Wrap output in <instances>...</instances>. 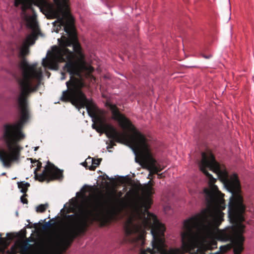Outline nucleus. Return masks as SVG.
Here are the masks:
<instances>
[{
	"mask_svg": "<svg viewBox=\"0 0 254 254\" xmlns=\"http://www.w3.org/2000/svg\"><path fill=\"white\" fill-rule=\"evenodd\" d=\"M42 12L48 19H57L55 22L59 23L56 30L57 33L63 26L68 36H63L61 40H58L59 46L52 47L48 58L43 59L42 65L52 70H58L59 63L66 62L63 70L69 73L70 76L66 82L67 89L63 91L60 100L64 102H70L80 113V110L85 107L89 116L93 118L98 114L92 100L88 99L82 91L84 83L81 79V71H85L89 75L94 71V68L84 61V56L74 32L73 17L70 11Z\"/></svg>",
	"mask_w": 254,
	"mask_h": 254,
	"instance_id": "nucleus-1",
	"label": "nucleus"
},
{
	"mask_svg": "<svg viewBox=\"0 0 254 254\" xmlns=\"http://www.w3.org/2000/svg\"><path fill=\"white\" fill-rule=\"evenodd\" d=\"M226 189L231 193L228 204V216L231 222L235 225L219 231L217 239L231 242L234 254H241L244 250L245 238L243 236L245 226L243 213L246 207L241 194V188L238 176H217Z\"/></svg>",
	"mask_w": 254,
	"mask_h": 254,
	"instance_id": "nucleus-2",
	"label": "nucleus"
},
{
	"mask_svg": "<svg viewBox=\"0 0 254 254\" xmlns=\"http://www.w3.org/2000/svg\"><path fill=\"white\" fill-rule=\"evenodd\" d=\"M37 90L36 88H20V93L17 98L21 112L20 120L17 124H6L3 126L2 140L6 149L0 150V161L5 167L10 168L12 163H17L20 160L23 147L19 142L25 137L22 129L29 118L28 98L31 93Z\"/></svg>",
	"mask_w": 254,
	"mask_h": 254,
	"instance_id": "nucleus-3",
	"label": "nucleus"
},
{
	"mask_svg": "<svg viewBox=\"0 0 254 254\" xmlns=\"http://www.w3.org/2000/svg\"><path fill=\"white\" fill-rule=\"evenodd\" d=\"M109 107L112 113V118L118 122L120 126L125 130L131 132L132 134L128 138V141L135 154V161L139 163L143 167L147 168L152 174H157L158 178L163 177V174H158L163 168L157 163L151 152L148 139L144 135L136 130L131 121L122 114L116 105L109 104Z\"/></svg>",
	"mask_w": 254,
	"mask_h": 254,
	"instance_id": "nucleus-4",
	"label": "nucleus"
},
{
	"mask_svg": "<svg viewBox=\"0 0 254 254\" xmlns=\"http://www.w3.org/2000/svg\"><path fill=\"white\" fill-rule=\"evenodd\" d=\"M122 195V192L120 191L117 195L116 192L114 191L108 195V199L104 203L96 202L92 204L90 209L80 207L78 213L66 215L67 233L65 242L70 245L74 239L84 234L88 227L89 219L93 221L103 218L105 212L108 208L114 207L119 201Z\"/></svg>",
	"mask_w": 254,
	"mask_h": 254,
	"instance_id": "nucleus-5",
	"label": "nucleus"
},
{
	"mask_svg": "<svg viewBox=\"0 0 254 254\" xmlns=\"http://www.w3.org/2000/svg\"><path fill=\"white\" fill-rule=\"evenodd\" d=\"M34 43V36H28L20 49L19 57L21 58L19 67L22 70V76L17 80L20 88L38 89L42 77L41 68H37V64H29L25 56L29 52L28 44Z\"/></svg>",
	"mask_w": 254,
	"mask_h": 254,
	"instance_id": "nucleus-6",
	"label": "nucleus"
},
{
	"mask_svg": "<svg viewBox=\"0 0 254 254\" xmlns=\"http://www.w3.org/2000/svg\"><path fill=\"white\" fill-rule=\"evenodd\" d=\"M92 121L94 122L93 128L98 132H105L109 138L114 139L119 143L127 140V134L118 131L112 125L107 124L104 116L98 114L92 118Z\"/></svg>",
	"mask_w": 254,
	"mask_h": 254,
	"instance_id": "nucleus-7",
	"label": "nucleus"
},
{
	"mask_svg": "<svg viewBox=\"0 0 254 254\" xmlns=\"http://www.w3.org/2000/svg\"><path fill=\"white\" fill-rule=\"evenodd\" d=\"M42 167V163L37 162V168L34 171L35 179L39 182H43L46 181L49 182L56 180H62L63 178V171L58 169L50 161L47 162V165L42 173L39 174L37 172L39 171Z\"/></svg>",
	"mask_w": 254,
	"mask_h": 254,
	"instance_id": "nucleus-8",
	"label": "nucleus"
},
{
	"mask_svg": "<svg viewBox=\"0 0 254 254\" xmlns=\"http://www.w3.org/2000/svg\"><path fill=\"white\" fill-rule=\"evenodd\" d=\"M20 4H22V14L27 22V27L32 29L34 33H38L40 32V29L36 20V15L33 14L32 16H28L26 13L27 9L34 11L32 2L27 0H14L15 7H18Z\"/></svg>",
	"mask_w": 254,
	"mask_h": 254,
	"instance_id": "nucleus-9",
	"label": "nucleus"
},
{
	"mask_svg": "<svg viewBox=\"0 0 254 254\" xmlns=\"http://www.w3.org/2000/svg\"><path fill=\"white\" fill-rule=\"evenodd\" d=\"M87 160H91L92 163V164L88 168V169L91 171H94L96 167L100 165L102 161L101 158L94 159L90 157L87 158Z\"/></svg>",
	"mask_w": 254,
	"mask_h": 254,
	"instance_id": "nucleus-10",
	"label": "nucleus"
},
{
	"mask_svg": "<svg viewBox=\"0 0 254 254\" xmlns=\"http://www.w3.org/2000/svg\"><path fill=\"white\" fill-rule=\"evenodd\" d=\"M18 187L20 189L21 192L23 194H26L28 187H30V184L28 183H24V182H18L17 183Z\"/></svg>",
	"mask_w": 254,
	"mask_h": 254,
	"instance_id": "nucleus-11",
	"label": "nucleus"
},
{
	"mask_svg": "<svg viewBox=\"0 0 254 254\" xmlns=\"http://www.w3.org/2000/svg\"><path fill=\"white\" fill-rule=\"evenodd\" d=\"M48 207V204H40L36 207V211L37 212L43 213L44 212Z\"/></svg>",
	"mask_w": 254,
	"mask_h": 254,
	"instance_id": "nucleus-12",
	"label": "nucleus"
},
{
	"mask_svg": "<svg viewBox=\"0 0 254 254\" xmlns=\"http://www.w3.org/2000/svg\"><path fill=\"white\" fill-rule=\"evenodd\" d=\"M55 219H52L50 221L45 223L44 225H43V229H47L50 228H51L53 226H55L57 224V223L56 222H54V223H51V221H55Z\"/></svg>",
	"mask_w": 254,
	"mask_h": 254,
	"instance_id": "nucleus-13",
	"label": "nucleus"
},
{
	"mask_svg": "<svg viewBox=\"0 0 254 254\" xmlns=\"http://www.w3.org/2000/svg\"><path fill=\"white\" fill-rule=\"evenodd\" d=\"M231 248V246L230 245H227L223 246H221L220 248V252L222 253H226L229 251Z\"/></svg>",
	"mask_w": 254,
	"mask_h": 254,
	"instance_id": "nucleus-14",
	"label": "nucleus"
},
{
	"mask_svg": "<svg viewBox=\"0 0 254 254\" xmlns=\"http://www.w3.org/2000/svg\"><path fill=\"white\" fill-rule=\"evenodd\" d=\"M153 188L151 186H147L145 189V192L148 196H150L152 194Z\"/></svg>",
	"mask_w": 254,
	"mask_h": 254,
	"instance_id": "nucleus-15",
	"label": "nucleus"
},
{
	"mask_svg": "<svg viewBox=\"0 0 254 254\" xmlns=\"http://www.w3.org/2000/svg\"><path fill=\"white\" fill-rule=\"evenodd\" d=\"M110 139H111V140L110 141V144H109V145L107 147L108 148H113L114 146H115L116 145L115 142L116 141V142H118L114 139H112V138H110Z\"/></svg>",
	"mask_w": 254,
	"mask_h": 254,
	"instance_id": "nucleus-16",
	"label": "nucleus"
},
{
	"mask_svg": "<svg viewBox=\"0 0 254 254\" xmlns=\"http://www.w3.org/2000/svg\"><path fill=\"white\" fill-rule=\"evenodd\" d=\"M1 254H15L14 250L12 251H5L4 249L1 250Z\"/></svg>",
	"mask_w": 254,
	"mask_h": 254,
	"instance_id": "nucleus-17",
	"label": "nucleus"
},
{
	"mask_svg": "<svg viewBox=\"0 0 254 254\" xmlns=\"http://www.w3.org/2000/svg\"><path fill=\"white\" fill-rule=\"evenodd\" d=\"M27 196V194H23L22 196H21L20 199L21 201L24 204H27L28 203V200L27 198H26V196Z\"/></svg>",
	"mask_w": 254,
	"mask_h": 254,
	"instance_id": "nucleus-18",
	"label": "nucleus"
},
{
	"mask_svg": "<svg viewBox=\"0 0 254 254\" xmlns=\"http://www.w3.org/2000/svg\"><path fill=\"white\" fill-rule=\"evenodd\" d=\"M30 246V244L26 243L23 247V249H24L25 251L29 249V246Z\"/></svg>",
	"mask_w": 254,
	"mask_h": 254,
	"instance_id": "nucleus-19",
	"label": "nucleus"
},
{
	"mask_svg": "<svg viewBox=\"0 0 254 254\" xmlns=\"http://www.w3.org/2000/svg\"><path fill=\"white\" fill-rule=\"evenodd\" d=\"M65 78V73L64 72H62L61 80H64Z\"/></svg>",
	"mask_w": 254,
	"mask_h": 254,
	"instance_id": "nucleus-20",
	"label": "nucleus"
},
{
	"mask_svg": "<svg viewBox=\"0 0 254 254\" xmlns=\"http://www.w3.org/2000/svg\"><path fill=\"white\" fill-rule=\"evenodd\" d=\"M88 160H87V159L86 160V161L83 163V165L84 166H85L87 169H88L89 166H88V165H87V162H87V161H88Z\"/></svg>",
	"mask_w": 254,
	"mask_h": 254,
	"instance_id": "nucleus-21",
	"label": "nucleus"
},
{
	"mask_svg": "<svg viewBox=\"0 0 254 254\" xmlns=\"http://www.w3.org/2000/svg\"><path fill=\"white\" fill-rule=\"evenodd\" d=\"M203 57H204L205 59H209L211 57V55H209L208 56L203 55Z\"/></svg>",
	"mask_w": 254,
	"mask_h": 254,
	"instance_id": "nucleus-22",
	"label": "nucleus"
},
{
	"mask_svg": "<svg viewBox=\"0 0 254 254\" xmlns=\"http://www.w3.org/2000/svg\"><path fill=\"white\" fill-rule=\"evenodd\" d=\"M31 160V163H34V162H37V161L36 160H35V161H34V160L32 159H30Z\"/></svg>",
	"mask_w": 254,
	"mask_h": 254,
	"instance_id": "nucleus-23",
	"label": "nucleus"
},
{
	"mask_svg": "<svg viewBox=\"0 0 254 254\" xmlns=\"http://www.w3.org/2000/svg\"><path fill=\"white\" fill-rule=\"evenodd\" d=\"M1 236H2L1 234L0 233V241L1 240H3V239L1 238Z\"/></svg>",
	"mask_w": 254,
	"mask_h": 254,
	"instance_id": "nucleus-24",
	"label": "nucleus"
},
{
	"mask_svg": "<svg viewBox=\"0 0 254 254\" xmlns=\"http://www.w3.org/2000/svg\"><path fill=\"white\" fill-rule=\"evenodd\" d=\"M27 227H28V228H32V226H30L29 225H28L27 226Z\"/></svg>",
	"mask_w": 254,
	"mask_h": 254,
	"instance_id": "nucleus-25",
	"label": "nucleus"
},
{
	"mask_svg": "<svg viewBox=\"0 0 254 254\" xmlns=\"http://www.w3.org/2000/svg\"><path fill=\"white\" fill-rule=\"evenodd\" d=\"M25 235H26V234H25V233L23 234V237H26V236H25Z\"/></svg>",
	"mask_w": 254,
	"mask_h": 254,
	"instance_id": "nucleus-26",
	"label": "nucleus"
},
{
	"mask_svg": "<svg viewBox=\"0 0 254 254\" xmlns=\"http://www.w3.org/2000/svg\"><path fill=\"white\" fill-rule=\"evenodd\" d=\"M106 178H107V179L108 180H109V179H109V177H108V176H106Z\"/></svg>",
	"mask_w": 254,
	"mask_h": 254,
	"instance_id": "nucleus-27",
	"label": "nucleus"
},
{
	"mask_svg": "<svg viewBox=\"0 0 254 254\" xmlns=\"http://www.w3.org/2000/svg\"><path fill=\"white\" fill-rule=\"evenodd\" d=\"M84 113H85V112H84V111H83V112H82V114H83V115H84Z\"/></svg>",
	"mask_w": 254,
	"mask_h": 254,
	"instance_id": "nucleus-28",
	"label": "nucleus"
},
{
	"mask_svg": "<svg viewBox=\"0 0 254 254\" xmlns=\"http://www.w3.org/2000/svg\"><path fill=\"white\" fill-rule=\"evenodd\" d=\"M9 235H11L9 234H7V236H9Z\"/></svg>",
	"mask_w": 254,
	"mask_h": 254,
	"instance_id": "nucleus-29",
	"label": "nucleus"
},
{
	"mask_svg": "<svg viewBox=\"0 0 254 254\" xmlns=\"http://www.w3.org/2000/svg\"><path fill=\"white\" fill-rule=\"evenodd\" d=\"M38 147H36L35 150H36Z\"/></svg>",
	"mask_w": 254,
	"mask_h": 254,
	"instance_id": "nucleus-30",
	"label": "nucleus"
}]
</instances>
